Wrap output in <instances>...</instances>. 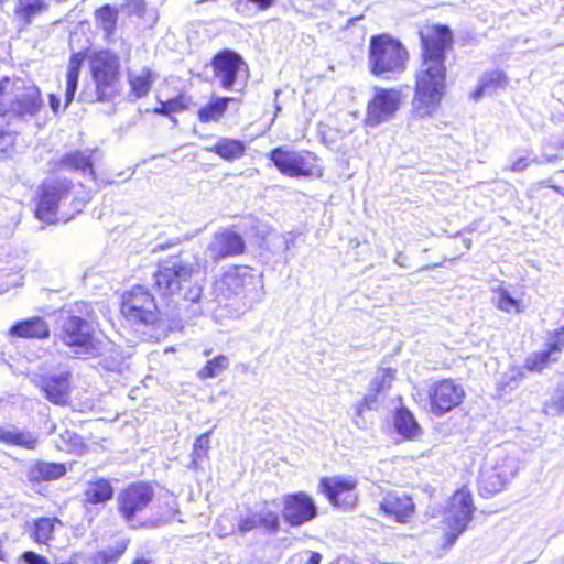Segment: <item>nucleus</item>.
I'll return each instance as SVG.
<instances>
[{
	"mask_svg": "<svg viewBox=\"0 0 564 564\" xmlns=\"http://www.w3.org/2000/svg\"><path fill=\"white\" fill-rule=\"evenodd\" d=\"M422 63L415 74L412 106L419 117H430L438 108L446 94L447 69L445 50L452 43L447 26H435L421 32Z\"/></svg>",
	"mask_w": 564,
	"mask_h": 564,
	"instance_id": "1",
	"label": "nucleus"
},
{
	"mask_svg": "<svg viewBox=\"0 0 564 564\" xmlns=\"http://www.w3.org/2000/svg\"><path fill=\"white\" fill-rule=\"evenodd\" d=\"M89 73L93 86L87 85L80 94L85 102H111L119 96V57L109 50L91 52L88 55Z\"/></svg>",
	"mask_w": 564,
	"mask_h": 564,
	"instance_id": "2",
	"label": "nucleus"
},
{
	"mask_svg": "<svg viewBox=\"0 0 564 564\" xmlns=\"http://www.w3.org/2000/svg\"><path fill=\"white\" fill-rule=\"evenodd\" d=\"M197 263L185 260L178 256L170 257L159 264L153 275V291L162 300H173L183 290V297L189 302H197L202 295V288L189 285L196 272Z\"/></svg>",
	"mask_w": 564,
	"mask_h": 564,
	"instance_id": "3",
	"label": "nucleus"
},
{
	"mask_svg": "<svg viewBox=\"0 0 564 564\" xmlns=\"http://www.w3.org/2000/svg\"><path fill=\"white\" fill-rule=\"evenodd\" d=\"M409 52L403 43L390 34L372 35L369 41L368 67L381 79H398L408 68Z\"/></svg>",
	"mask_w": 564,
	"mask_h": 564,
	"instance_id": "4",
	"label": "nucleus"
},
{
	"mask_svg": "<svg viewBox=\"0 0 564 564\" xmlns=\"http://www.w3.org/2000/svg\"><path fill=\"white\" fill-rule=\"evenodd\" d=\"M90 313V305L79 302L66 311L62 322L61 340L75 355L94 357L101 352V343L95 337L94 326L88 321Z\"/></svg>",
	"mask_w": 564,
	"mask_h": 564,
	"instance_id": "5",
	"label": "nucleus"
},
{
	"mask_svg": "<svg viewBox=\"0 0 564 564\" xmlns=\"http://www.w3.org/2000/svg\"><path fill=\"white\" fill-rule=\"evenodd\" d=\"M220 288L228 297H240L249 307L260 303L264 295L261 275L247 265L229 268L221 276Z\"/></svg>",
	"mask_w": 564,
	"mask_h": 564,
	"instance_id": "6",
	"label": "nucleus"
},
{
	"mask_svg": "<svg viewBox=\"0 0 564 564\" xmlns=\"http://www.w3.org/2000/svg\"><path fill=\"white\" fill-rule=\"evenodd\" d=\"M475 511L471 492L460 488L449 498L444 517L443 531L445 546H453L468 528Z\"/></svg>",
	"mask_w": 564,
	"mask_h": 564,
	"instance_id": "7",
	"label": "nucleus"
},
{
	"mask_svg": "<svg viewBox=\"0 0 564 564\" xmlns=\"http://www.w3.org/2000/svg\"><path fill=\"white\" fill-rule=\"evenodd\" d=\"M154 498L152 486L135 482L127 486L117 495V508L121 518L131 528L144 525L139 516L149 507Z\"/></svg>",
	"mask_w": 564,
	"mask_h": 564,
	"instance_id": "8",
	"label": "nucleus"
},
{
	"mask_svg": "<svg viewBox=\"0 0 564 564\" xmlns=\"http://www.w3.org/2000/svg\"><path fill=\"white\" fill-rule=\"evenodd\" d=\"M268 156L283 175L289 177L314 175L317 159L310 151H292L284 147H278Z\"/></svg>",
	"mask_w": 564,
	"mask_h": 564,
	"instance_id": "9",
	"label": "nucleus"
},
{
	"mask_svg": "<svg viewBox=\"0 0 564 564\" xmlns=\"http://www.w3.org/2000/svg\"><path fill=\"white\" fill-rule=\"evenodd\" d=\"M401 105V93L394 88L375 87V94L367 104L365 126L377 128L390 121Z\"/></svg>",
	"mask_w": 564,
	"mask_h": 564,
	"instance_id": "10",
	"label": "nucleus"
},
{
	"mask_svg": "<svg viewBox=\"0 0 564 564\" xmlns=\"http://www.w3.org/2000/svg\"><path fill=\"white\" fill-rule=\"evenodd\" d=\"M33 382L53 404L65 405L69 402L72 393V373L66 367L36 375L33 378Z\"/></svg>",
	"mask_w": 564,
	"mask_h": 564,
	"instance_id": "11",
	"label": "nucleus"
},
{
	"mask_svg": "<svg viewBox=\"0 0 564 564\" xmlns=\"http://www.w3.org/2000/svg\"><path fill=\"white\" fill-rule=\"evenodd\" d=\"M158 304L153 294L144 286L135 285L123 295L121 305L122 314L133 321L143 324H153L156 321Z\"/></svg>",
	"mask_w": 564,
	"mask_h": 564,
	"instance_id": "12",
	"label": "nucleus"
},
{
	"mask_svg": "<svg viewBox=\"0 0 564 564\" xmlns=\"http://www.w3.org/2000/svg\"><path fill=\"white\" fill-rule=\"evenodd\" d=\"M246 243L243 238L231 229H223L215 232L205 249L204 267L209 263L217 264L219 261L239 256L245 252Z\"/></svg>",
	"mask_w": 564,
	"mask_h": 564,
	"instance_id": "13",
	"label": "nucleus"
},
{
	"mask_svg": "<svg viewBox=\"0 0 564 564\" xmlns=\"http://www.w3.org/2000/svg\"><path fill=\"white\" fill-rule=\"evenodd\" d=\"M431 411L441 416L457 408L465 398V390L460 383L452 379L433 382L427 390Z\"/></svg>",
	"mask_w": 564,
	"mask_h": 564,
	"instance_id": "14",
	"label": "nucleus"
},
{
	"mask_svg": "<svg viewBox=\"0 0 564 564\" xmlns=\"http://www.w3.org/2000/svg\"><path fill=\"white\" fill-rule=\"evenodd\" d=\"M72 187L66 180H52L44 182L40 187V199L36 207V217L52 224L57 219L58 203L64 199Z\"/></svg>",
	"mask_w": 564,
	"mask_h": 564,
	"instance_id": "15",
	"label": "nucleus"
},
{
	"mask_svg": "<svg viewBox=\"0 0 564 564\" xmlns=\"http://www.w3.org/2000/svg\"><path fill=\"white\" fill-rule=\"evenodd\" d=\"M282 517L291 527L303 525L317 517V506L307 494L300 491L282 497Z\"/></svg>",
	"mask_w": 564,
	"mask_h": 564,
	"instance_id": "16",
	"label": "nucleus"
},
{
	"mask_svg": "<svg viewBox=\"0 0 564 564\" xmlns=\"http://www.w3.org/2000/svg\"><path fill=\"white\" fill-rule=\"evenodd\" d=\"M11 115L35 116L42 108L43 100L40 88L35 85H26L23 79H11Z\"/></svg>",
	"mask_w": 564,
	"mask_h": 564,
	"instance_id": "17",
	"label": "nucleus"
},
{
	"mask_svg": "<svg viewBox=\"0 0 564 564\" xmlns=\"http://www.w3.org/2000/svg\"><path fill=\"white\" fill-rule=\"evenodd\" d=\"M356 484V480L352 478L337 476L322 478L319 488L333 505L348 509L354 507L357 501Z\"/></svg>",
	"mask_w": 564,
	"mask_h": 564,
	"instance_id": "18",
	"label": "nucleus"
},
{
	"mask_svg": "<svg viewBox=\"0 0 564 564\" xmlns=\"http://www.w3.org/2000/svg\"><path fill=\"white\" fill-rule=\"evenodd\" d=\"M380 510L399 523H408L415 513L412 498L398 491L388 492L380 502Z\"/></svg>",
	"mask_w": 564,
	"mask_h": 564,
	"instance_id": "19",
	"label": "nucleus"
},
{
	"mask_svg": "<svg viewBox=\"0 0 564 564\" xmlns=\"http://www.w3.org/2000/svg\"><path fill=\"white\" fill-rule=\"evenodd\" d=\"M242 64L241 56L230 50H224L213 58L215 76L220 80L221 87L225 89L232 87Z\"/></svg>",
	"mask_w": 564,
	"mask_h": 564,
	"instance_id": "20",
	"label": "nucleus"
},
{
	"mask_svg": "<svg viewBox=\"0 0 564 564\" xmlns=\"http://www.w3.org/2000/svg\"><path fill=\"white\" fill-rule=\"evenodd\" d=\"M258 528H262L269 533H275L280 528V517L278 512L271 510L267 503L259 510L249 512L238 522V529L242 533Z\"/></svg>",
	"mask_w": 564,
	"mask_h": 564,
	"instance_id": "21",
	"label": "nucleus"
},
{
	"mask_svg": "<svg viewBox=\"0 0 564 564\" xmlns=\"http://www.w3.org/2000/svg\"><path fill=\"white\" fill-rule=\"evenodd\" d=\"M8 334L17 338L45 339L50 336V326L44 318L33 316L14 323Z\"/></svg>",
	"mask_w": 564,
	"mask_h": 564,
	"instance_id": "22",
	"label": "nucleus"
},
{
	"mask_svg": "<svg viewBox=\"0 0 564 564\" xmlns=\"http://www.w3.org/2000/svg\"><path fill=\"white\" fill-rule=\"evenodd\" d=\"M67 468L62 463L37 460L26 469V478L30 482L57 480L65 476Z\"/></svg>",
	"mask_w": 564,
	"mask_h": 564,
	"instance_id": "23",
	"label": "nucleus"
},
{
	"mask_svg": "<svg viewBox=\"0 0 564 564\" xmlns=\"http://www.w3.org/2000/svg\"><path fill=\"white\" fill-rule=\"evenodd\" d=\"M96 151H72L64 154L58 161V169L75 171L82 173L83 175L88 174L93 180L95 178L94 167H93V154Z\"/></svg>",
	"mask_w": 564,
	"mask_h": 564,
	"instance_id": "24",
	"label": "nucleus"
},
{
	"mask_svg": "<svg viewBox=\"0 0 564 564\" xmlns=\"http://www.w3.org/2000/svg\"><path fill=\"white\" fill-rule=\"evenodd\" d=\"M0 442L33 451L39 444V436L29 430L8 426L0 427Z\"/></svg>",
	"mask_w": 564,
	"mask_h": 564,
	"instance_id": "25",
	"label": "nucleus"
},
{
	"mask_svg": "<svg viewBox=\"0 0 564 564\" xmlns=\"http://www.w3.org/2000/svg\"><path fill=\"white\" fill-rule=\"evenodd\" d=\"M113 496V487L108 479L96 478L86 484L84 490V501L86 503H105Z\"/></svg>",
	"mask_w": 564,
	"mask_h": 564,
	"instance_id": "26",
	"label": "nucleus"
},
{
	"mask_svg": "<svg viewBox=\"0 0 564 564\" xmlns=\"http://www.w3.org/2000/svg\"><path fill=\"white\" fill-rule=\"evenodd\" d=\"M128 82L130 85L129 100L135 101L145 97L154 82L149 68H142L139 72H128Z\"/></svg>",
	"mask_w": 564,
	"mask_h": 564,
	"instance_id": "27",
	"label": "nucleus"
},
{
	"mask_svg": "<svg viewBox=\"0 0 564 564\" xmlns=\"http://www.w3.org/2000/svg\"><path fill=\"white\" fill-rule=\"evenodd\" d=\"M508 77L503 72L492 70L485 73L479 80L478 88L473 94L475 100H478L482 95H494L508 85Z\"/></svg>",
	"mask_w": 564,
	"mask_h": 564,
	"instance_id": "28",
	"label": "nucleus"
},
{
	"mask_svg": "<svg viewBox=\"0 0 564 564\" xmlns=\"http://www.w3.org/2000/svg\"><path fill=\"white\" fill-rule=\"evenodd\" d=\"M207 151L216 153L226 161H234L245 154L246 145L240 140L221 138L214 145L207 148Z\"/></svg>",
	"mask_w": 564,
	"mask_h": 564,
	"instance_id": "29",
	"label": "nucleus"
},
{
	"mask_svg": "<svg viewBox=\"0 0 564 564\" xmlns=\"http://www.w3.org/2000/svg\"><path fill=\"white\" fill-rule=\"evenodd\" d=\"M489 465L494 467L498 473L502 475V478H506L510 481L519 469L518 459L503 449H498L490 457Z\"/></svg>",
	"mask_w": 564,
	"mask_h": 564,
	"instance_id": "30",
	"label": "nucleus"
},
{
	"mask_svg": "<svg viewBox=\"0 0 564 564\" xmlns=\"http://www.w3.org/2000/svg\"><path fill=\"white\" fill-rule=\"evenodd\" d=\"M82 63L83 56L80 53L72 55L66 74L65 108L70 105L77 91Z\"/></svg>",
	"mask_w": 564,
	"mask_h": 564,
	"instance_id": "31",
	"label": "nucleus"
},
{
	"mask_svg": "<svg viewBox=\"0 0 564 564\" xmlns=\"http://www.w3.org/2000/svg\"><path fill=\"white\" fill-rule=\"evenodd\" d=\"M232 100L230 97H213L210 101L200 107L198 110V119L202 122L218 121L228 109L229 102Z\"/></svg>",
	"mask_w": 564,
	"mask_h": 564,
	"instance_id": "32",
	"label": "nucleus"
},
{
	"mask_svg": "<svg viewBox=\"0 0 564 564\" xmlns=\"http://www.w3.org/2000/svg\"><path fill=\"white\" fill-rule=\"evenodd\" d=\"M509 481L502 478V475L498 473L489 464L485 466L479 476V485L481 490L487 494H497L501 491Z\"/></svg>",
	"mask_w": 564,
	"mask_h": 564,
	"instance_id": "33",
	"label": "nucleus"
},
{
	"mask_svg": "<svg viewBox=\"0 0 564 564\" xmlns=\"http://www.w3.org/2000/svg\"><path fill=\"white\" fill-rule=\"evenodd\" d=\"M397 432L406 438H414L421 431L413 414L406 409H400L394 414Z\"/></svg>",
	"mask_w": 564,
	"mask_h": 564,
	"instance_id": "34",
	"label": "nucleus"
},
{
	"mask_svg": "<svg viewBox=\"0 0 564 564\" xmlns=\"http://www.w3.org/2000/svg\"><path fill=\"white\" fill-rule=\"evenodd\" d=\"M492 291L495 293L494 303L498 310L505 313H520L522 311L520 301L512 297L509 291L501 284Z\"/></svg>",
	"mask_w": 564,
	"mask_h": 564,
	"instance_id": "35",
	"label": "nucleus"
},
{
	"mask_svg": "<svg viewBox=\"0 0 564 564\" xmlns=\"http://www.w3.org/2000/svg\"><path fill=\"white\" fill-rule=\"evenodd\" d=\"M56 447L59 451L79 455L84 452L85 444L78 434L73 431L65 430L59 434V438L56 441Z\"/></svg>",
	"mask_w": 564,
	"mask_h": 564,
	"instance_id": "36",
	"label": "nucleus"
},
{
	"mask_svg": "<svg viewBox=\"0 0 564 564\" xmlns=\"http://www.w3.org/2000/svg\"><path fill=\"white\" fill-rule=\"evenodd\" d=\"M56 524L61 522L56 518H40L34 522L33 535L37 543H47L53 539Z\"/></svg>",
	"mask_w": 564,
	"mask_h": 564,
	"instance_id": "37",
	"label": "nucleus"
},
{
	"mask_svg": "<svg viewBox=\"0 0 564 564\" xmlns=\"http://www.w3.org/2000/svg\"><path fill=\"white\" fill-rule=\"evenodd\" d=\"M97 24L110 35L117 25L118 11L109 4H105L95 12Z\"/></svg>",
	"mask_w": 564,
	"mask_h": 564,
	"instance_id": "38",
	"label": "nucleus"
},
{
	"mask_svg": "<svg viewBox=\"0 0 564 564\" xmlns=\"http://www.w3.org/2000/svg\"><path fill=\"white\" fill-rule=\"evenodd\" d=\"M229 367V358L225 355H219L212 360H208L204 368L198 371V377L203 380L216 378Z\"/></svg>",
	"mask_w": 564,
	"mask_h": 564,
	"instance_id": "39",
	"label": "nucleus"
},
{
	"mask_svg": "<svg viewBox=\"0 0 564 564\" xmlns=\"http://www.w3.org/2000/svg\"><path fill=\"white\" fill-rule=\"evenodd\" d=\"M556 360L545 350L530 354L524 361V368L531 372H541Z\"/></svg>",
	"mask_w": 564,
	"mask_h": 564,
	"instance_id": "40",
	"label": "nucleus"
},
{
	"mask_svg": "<svg viewBox=\"0 0 564 564\" xmlns=\"http://www.w3.org/2000/svg\"><path fill=\"white\" fill-rule=\"evenodd\" d=\"M212 431L200 434L194 443L193 452H192V463L189 465L191 468H197L199 460L207 457L209 446V436Z\"/></svg>",
	"mask_w": 564,
	"mask_h": 564,
	"instance_id": "41",
	"label": "nucleus"
},
{
	"mask_svg": "<svg viewBox=\"0 0 564 564\" xmlns=\"http://www.w3.org/2000/svg\"><path fill=\"white\" fill-rule=\"evenodd\" d=\"M394 373L395 370L392 368L379 369L369 384L371 390L376 393L386 392L394 380Z\"/></svg>",
	"mask_w": 564,
	"mask_h": 564,
	"instance_id": "42",
	"label": "nucleus"
},
{
	"mask_svg": "<svg viewBox=\"0 0 564 564\" xmlns=\"http://www.w3.org/2000/svg\"><path fill=\"white\" fill-rule=\"evenodd\" d=\"M564 349V326L551 333L546 339V352H549L555 360L560 359V356Z\"/></svg>",
	"mask_w": 564,
	"mask_h": 564,
	"instance_id": "43",
	"label": "nucleus"
},
{
	"mask_svg": "<svg viewBox=\"0 0 564 564\" xmlns=\"http://www.w3.org/2000/svg\"><path fill=\"white\" fill-rule=\"evenodd\" d=\"M10 85L12 83L9 77H3L0 80V117L11 115L12 95Z\"/></svg>",
	"mask_w": 564,
	"mask_h": 564,
	"instance_id": "44",
	"label": "nucleus"
},
{
	"mask_svg": "<svg viewBox=\"0 0 564 564\" xmlns=\"http://www.w3.org/2000/svg\"><path fill=\"white\" fill-rule=\"evenodd\" d=\"M524 375L520 368H510L500 379L499 387L502 391L516 389Z\"/></svg>",
	"mask_w": 564,
	"mask_h": 564,
	"instance_id": "45",
	"label": "nucleus"
},
{
	"mask_svg": "<svg viewBox=\"0 0 564 564\" xmlns=\"http://www.w3.org/2000/svg\"><path fill=\"white\" fill-rule=\"evenodd\" d=\"M185 108L182 97L172 98L167 101H160V107L154 109L155 113L169 116L172 112L182 111Z\"/></svg>",
	"mask_w": 564,
	"mask_h": 564,
	"instance_id": "46",
	"label": "nucleus"
},
{
	"mask_svg": "<svg viewBox=\"0 0 564 564\" xmlns=\"http://www.w3.org/2000/svg\"><path fill=\"white\" fill-rule=\"evenodd\" d=\"M546 410L550 413L564 412V386L558 388L546 403Z\"/></svg>",
	"mask_w": 564,
	"mask_h": 564,
	"instance_id": "47",
	"label": "nucleus"
},
{
	"mask_svg": "<svg viewBox=\"0 0 564 564\" xmlns=\"http://www.w3.org/2000/svg\"><path fill=\"white\" fill-rule=\"evenodd\" d=\"M307 558L304 560L301 555L293 556L289 564H319L322 561V556L316 552H307Z\"/></svg>",
	"mask_w": 564,
	"mask_h": 564,
	"instance_id": "48",
	"label": "nucleus"
},
{
	"mask_svg": "<svg viewBox=\"0 0 564 564\" xmlns=\"http://www.w3.org/2000/svg\"><path fill=\"white\" fill-rule=\"evenodd\" d=\"M21 558L25 564H50L46 557L33 552L26 551L21 555Z\"/></svg>",
	"mask_w": 564,
	"mask_h": 564,
	"instance_id": "49",
	"label": "nucleus"
},
{
	"mask_svg": "<svg viewBox=\"0 0 564 564\" xmlns=\"http://www.w3.org/2000/svg\"><path fill=\"white\" fill-rule=\"evenodd\" d=\"M129 11L138 17H141L145 12V2L144 0H130L127 3Z\"/></svg>",
	"mask_w": 564,
	"mask_h": 564,
	"instance_id": "50",
	"label": "nucleus"
},
{
	"mask_svg": "<svg viewBox=\"0 0 564 564\" xmlns=\"http://www.w3.org/2000/svg\"><path fill=\"white\" fill-rule=\"evenodd\" d=\"M13 144V137L9 132H0V151L6 152Z\"/></svg>",
	"mask_w": 564,
	"mask_h": 564,
	"instance_id": "51",
	"label": "nucleus"
},
{
	"mask_svg": "<svg viewBox=\"0 0 564 564\" xmlns=\"http://www.w3.org/2000/svg\"><path fill=\"white\" fill-rule=\"evenodd\" d=\"M378 394L379 393H376L373 390H371V388L369 387V391L368 393L365 395L364 398V403H365V406L368 408V409H372L375 406V404L377 403V400H378Z\"/></svg>",
	"mask_w": 564,
	"mask_h": 564,
	"instance_id": "52",
	"label": "nucleus"
},
{
	"mask_svg": "<svg viewBox=\"0 0 564 564\" xmlns=\"http://www.w3.org/2000/svg\"><path fill=\"white\" fill-rule=\"evenodd\" d=\"M529 166L528 159L522 156L519 158L517 161L513 162L511 166V171L513 172H522Z\"/></svg>",
	"mask_w": 564,
	"mask_h": 564,
	"instance_id": "53",
	"label": "nucleus"
},
{
	"mask_svg": "<svg viewBox=\"0 0 564 564\" xmlns=\"http://www.w3.org/2000/svg\"><path fill=\"white\" fill-rule=\"evenodd\" d=\"M48 100H50V107L51 109L53 110L54 113H57L58 112V109H59V98L54 95V94H51L48 96Z\"/></svg>",
	"mask_w": 564,
	"mask_h": 564,
	"instance_id": "54",
	"label": "nucleus"
},
{
	"mask_svg": "<svg viewBox=\"0 0 564 564\" xmlns=\"http://www.w3.org/2000/svg\"><path fill=\"white\" fill-rule=\"evenodd\" d=\"M249 2H252L257 4L260 9H268L273 4L275 0H248Z\"/></svg>",
	"mask_w": 564,
	"mask_h": 564,
	"instance_id": "55",
	"label": "nucleus"
},
{
	"mask_svg": "<svg viewBox=\"0 0 564 564\" xmlns=\"http://www.w3.org/2000/svg\"><path fill=\"white\" fill-rule=\"evenodd\" d=\"M462 242H463L465 249H467V250L470 249L473 246V241L470 238H464Z\"/></svg>",
	"mask_w": 564,
	"mask_h": 564,
	"instance_id": "56",
	"label": "nucleus"
},
{
	"mask_svg": "<svg viewBox=\"0 0 564 564\" xmlns=\"http://www.w3.org/2000/svg\"><path fill=\"white\" fill-rule=\"evenodd\" d=\"M34 11H35L34 6H32V4H28V6H26V8H25V12H26V14H28V15H29V14H32Z\"/></svg>",
	"mask_w": 564,
	"mask_h": 564,
	"instance_id": "57",
	"label": "nucleus"
},
{
	"mask_svg": "<svg viewBox=\"0 0 564 564\" xmlns=\"http://www.w3.org/2000/svg\"><path fill=\"white\" fill-rule=\"evenodd\" d=\"M402 259H403V254H402V253H399V254L395 257V260H394V261H395L398 264L402 265V262H401V261H402Z\"/></svg>",
	"mask_w": 564,
	"mask_h": 564,
	"instance_id": "58",
	"label": "nucleus"
},
{
	"mask_svg": "<svg viewBox=\"0 0 564 564\" xmlns=\"http://www.w3.org/2000/svg\"><path fill=\"white\" fill-rule=\"evenodd\" d=\"M133 564H150V562H149V561H147V560L141 558V560H137V561H134V563H133Z\"/></svg>",
	"mask_w": 564,
	"mask_h": 564,
	"instance_id": "59",
	"label": "nucleus"
}]
</instances>
